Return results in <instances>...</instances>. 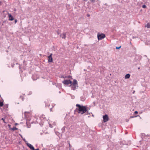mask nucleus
<instances>
[{"label":"nucleus","instance_id":"obj_1","mask_svg":"<svg viewBox=\"0 0 150 150\" xmlns=\"http://www.w3.org/2000/svg\"><path fill=\"white\" fill-rule=\"evenodd\" d=\"M76 106L77 107L76 109V110H78V112L79 113L83 114L88 111L86 106H83L79 104H77Z\"/></svg>","mask_w":150,"mask_h":150},{"label":"nucleus","instance_id":"obj_2","mask_svg":"<svg viewBox=\"0 0 150 150\" xmlns=\"http://www.w3.org/2000/svg\"><path fill=\"white\" fill-rule=\"evenodd\" d=\"M71 89L75 90L76 88L78 87L77 81L76 79H74L73 81V83L71 84Z\"/></svg>","mask_w":150,"mask_h":150},{"label":"nucleus","instance_id":"obj_3","mask_svg":"<svg viewBox=\"0 0 150 150\" xmlns=\"http://www.w3.org/2000/svg\"><path fill=\"white\" fill-rule=\"evenodd\" d=\"M105 37V35L103 33H98L97 35V37L98 40H102Z\"/></svg>","mask_w":150,"mask_h":150},{"label":"nucleus","instance_id":"obj_4","mask_svg":"<svg viewBox=\"0 0 150 150\" xmlns=\"http://www.w3.org/2000/svg\"><path fill=\"white\" fill-rule=\"evenodd\" d=\"M62 83L64 85H68L69 84H71L72 82L70 80H64Z\"/></svg>","mask_w":150,"mask_h":150},{"label":"nucleus","instance_id":"obj_5","mask_svg":"<svg viewBox=\"0 0 150 150\" xmlns=\"http://www.w3.org/2000/svg\"><path fill=\"white\" fill-rule=\"evenodd\" d=\"M103 119L104 122H106L109 120V118L107 115H103Z\"/></svg>","mask_w":150,"mask_h":150},{"label":"nucleus","instance_id":"obj_6","mask_svg":"<svg viewBox=\"0 0 150 150\" xmlns=\"http://www.w3.org/2000/svg\"><path fill=\"white\" fill-rule=\"evenodd\" d=\"M52 54H51L48 57V62H52L53 61V59L52 57Z\"/></svg>","mask_w":150,"mask_h":150},{"label":"nucleus","instance_id":"obj_7","mask_svg":"<svg viewBox=\"0 0 150 150\" xmlns=\"http://www.w3.org/2000/svg\"><path fill=\"white\" fill-rule=\"evenodd\" d=\"M8 17H9V20L12 21L14 20V18L11 14L10 13H8Z\"/></svg>","mask_w":150,"mask_h":150},{"label":"nucleus","instance_id":"obj_8","mask_svg":"<svg viewBox=\"0 0 150 150\" xmlns=\"http://www.w3.org/2000/svg\"><path fill=\"white\" fill-rule=\"evenodd\" d=\"M27 145L31 150H35L33 146L31 144L29 143H27Z\"/></svg>","mask_w":150,"mask_h":150},{"label":"nucleus","instance_id":"obj_9","mask_svg":"<svg viewBox=\"0 0 150 150\" xmlns=\"http://www.w3.org/2000/svg\"><path fill=\"white\" fill-rule=\"evenodd\" d=\"M66 33H63L60 35V37L62 39H65L66 38Z\"/></svg>","mask_w":150,"mask_h":150},{"label":"nucleus","instance_id":"obj_10","mask_svg":"<svg viewBox=\"0 0 150 150\" xmlns=\"http://www.w3.org/2000/svg\"><path fill=\"white\" fill-rule=\"evenodd\" d=\"M130 74H126L125 76V79H127L129 78L130 77Z\"/></svg>","mask_w":150,"mask_h":150},{"label":"nucleus","instance_id":"obj_11","mask_svg":"<svg viewBox=\"0 0 150 150\" xmlns=\"http://www.w3.org/2000/svg\"><path fill=\"white\" fill-rule=\"evenodd\" d=\"M146 27L148 28H150V24L149 23H147L146 25Z\"/></svg>","mask_w":150,"mask_h":150},{"label":"nucleus","instance_id":"obj_12","mask_svg":"<svg viewBox=\"0 0 150 150\" xmlns=\"http://www.w3.org/2000/svg\"><path fill=\"white\" fill-rule=\"evenodd\" d=\"M18 129L16 127H13L12 128H11V129L13 131H15V130H17Z\"/></svg>","mask_w":150,"mask_h":150},{"label":"nucleus","instance_id":"obj_13","mask_svg":"<svg viewBox=\"0 0 150 150\" xmlns=\"http://www.w3.org/2000/svg\"><path fill=\"white\" fill-rule=\"evenodd\" d=\"M81 101H83L85 100V98L83 97H81Z\"/></svg>","mask_w":150,"mask_h":150},{"label":"nucleus","instance_id":"obj_14","mask_svg":"<svg viewBox=\"0 0 150 150\" xmlns=\"http://www.w3.org/2000/svg\"><path fill=\"white\" fill-rule=\"evenodd\" d=\"M3 103L2 102L0 101V107H1L3 106Z\"/></svg>","mask_w":150,"mask_h":150},{"label":"nucleus","instance_id":"obj_15","mask_svg":"<svg viewBox=\"0 0 150 150\" xmlns=\"http://www.w3.org/2000/svg\"><path fill=\"white\" fill-rule=\"evenodd\" d=\"M5 118L4 119V118H1V120H3V122H4V123H6V122H5Z\"/></svg>","mask_w":150,"mask_h":150},{"label":"nucleus","instance_id":"obj_16","mask_svg":"<svg viewBox=\"0 0 150 150\" xmlns=\"http://www.w3.org/2000/svg\"><path fill=\"white\" fill-rule=\"evenodd\" d=\"M42 117L43 118H45V116L44 115H42L41 117Z\"/></svg>","mask_w":150,"mask_h":150},{"label":"nucleus","instance_id":"obj_17","mask_svg":"<svg viewBox=\"0 0 150 150\" xmlns=\"http://www.w3.org/2000/svg\"><path fill=\"white\" fill-rule=\"evenodd\" d=\"M142 7L143 8H145L146 7V5H143L142 6Z\"/></svg>","mask_w":150,"mask_h":150},{"label":"nucleus","instance_id":"obj_18","mask_svg":"<svg viewBox=\"0 0 150 150\" xmlns=\"http://www.w3.org/2000/svg\"><path fill=\"white\" fill-rule=\"evenodd\" d=\"M32 93V92L31 91H30L29 93V94H28V95H30Z\"/></svg>","mask_w":150,"mask_h":150},{"label":"nucleus","instance_id":"obj_19","mask_svg":"<svg viewBox=\"0 0 150 150\" xmlns=\"http://www.w3.org/2000/svg\"><path fill=\"white\" fill-rule=\"evenodd\" d=\"M121 46H120V47H117L116 48V49H119L120 47H121Z\"/></svg>","mask_w":150,"mask_h":150},{"label":"nucleus","instance_id":"obj_20","mask_svg":"<svg viewBox=\"0 0 150 150\" xmlns=\"http://www.w3.org/2000/svg\"><path fill=\"white\" fill-rule=\"evenodd\" d=\"M138 113V112L137 111H135L134 112V114H137Z\"/></svg>","mask_w":150,"mask_h":150},{"label":"nucleus","instance_id":"obj_21","mask_svg":"<svg viewBox=\"0 0 150 150\" xmlns=\"http://www.w3.org/2000/svg\"><path fill=\"white\" fill-rule=\"evenodd\" d=\"M137 116H134V117H133V116H131V117H130V118H133V117H137Z\"/></svg>","mask_w":150,"mask_h":150},{"label":"nucleus","instance_id":"obj_22","mask_svg":"<svg viewBox=\"0 0 150 150\" xmlns=\"http://www.w3.org/2000/svg\"><path fill=\"white\" fill-rule=\"evenodd\" d=\"M87 16L88 17H89L90 16V15L89 14H87Z\"/></svg>","mask_w":150,"mask_h":150},{"label":"nucleus","instance_id":"obj_23","mask_svg":"<svg viewBox=\"0 0 150 150\" xmlns=\"http://www.w3.org/2000/svg\"><path fill=\"white\" fill-rule=\"evenodd\" d=\"M17 21V20H15V23H16Z\"/></svg>","mask_w":150,"mask_h":150},{"label":"nucleus","instance_id":"obj_24","mask_svg":"<svg viewBox=\"0 0 150 150\" xmlns=\"http://www.w3.org/2000/svg\"><path fill=\"white\" fill-rule=\"evenodd\" d=\"M35 150H40L39 149H35Z\"/></svg>","mask_w":150,"mask_h":150},{"label":"nucleus","instance_id":"obj_25","mask_svg":"<svg viewBox=\"0 0 150 150\" xmlns=\"http://www.w3.org/2000/svg\"><path fill=\"white\" fill-rule=\"evenodd\" d=\"M71 76H69V78H71Z\"/></svg>","mask_w":150,"mask_h":150},{"label":"nucleus","instance_id":"obj_26","mask_svg":"<svg viewBox=\"0 0 150 150\" xmlns=\"http://www.w3.org/2000/svg\"><path fill=\"white\" fill-rule=\"evenodd\" d=\"M61 77H62V78H64V76H61Z\"/></svg>","mask_w":150,"mask_h":150},{"label":"nucleus","instance_id":"obj_27","mask_svg":"<svg viewBox=\"0 0 150 150\" xmlns=\"http://www.w3.org/2000/svg\"><path fill=\"white\" fill-rule=\"evenodd\" d=\"M1 1H0V5H1Z\"/></svg>","mask_w":150,"mask_h":150},{"label":"nucleus","instance_id":"obj_28","mask_svg":"<svg viewBox=\"0 0 150 150\" xmlns=\"http://www.w3.org/2000/svg\"><path fill=\"white\" fill-rule=\"evenodd\" d=\"M57 34H59V32H57Z\"/></svg>","mask_w":150,"mask_h":150},{"label":"nucleus","instance_id":"obj_29","mask_svg":"<svg viewBox=\"0 0 150 150\" xmlns=\"http://www.w3.org/2000/svg\"><path fill=\"white\" fill-rule=\"evenodd\" d=\"M62 129H64V127H63V128Z\"/></svg>","mask_w":150,"mask_h":150}]
</instances>
